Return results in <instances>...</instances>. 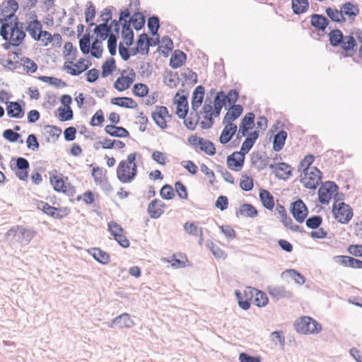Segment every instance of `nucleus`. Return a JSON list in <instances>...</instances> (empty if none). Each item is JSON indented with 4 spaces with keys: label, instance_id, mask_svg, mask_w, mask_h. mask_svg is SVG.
<instances>
[{
    "label": "nucleus",
    "instance_id": "nucleus-7",
    "mask_svg": "<svg viewBox=\"0 0 362 362\" xmlns=\"http://www.w3.org/2000/svg\"><path fill=\"white\" fill-rule=\"evenodd\" d=\"M333 204L332 212L334 218L341 223H347L353 216V211L351 206L344 202Z\"/></svg>",
    "mask_w": 362,
    "mask_h": 362
},
{
    "label": "nucleus",
    "instance_id": "nucleus-26",
    "mask_svg": "<svg viewBox=\"0 0 362 362\" xmlns=\"http://www.w3.org/2000/svg\"><path fill=\"white\" fill-rule=\"evenodd\" d=\"M114 324L119 325L120 328H130L134 326V322L128 313H122L113 320L110 327H112Z\"/></svg>",
    "mask_w": 362,
    "mask_h": 362
},
{
    "label": "nucleus",
    "instance_id": "nucleus-27",
    "mask_svg": "<svg viewBox=\"0 0 362 362\" xmlns=\"http://www.w3.org/2000/svg\"><path fill=\"white\" fill-rule=\"evenodd\" d=\"M259 199L264 207L268 210L273 209L274 206V197L268 190L260 189Z\"/></svg>",
    "mask_w": 362,
    "mask_h": 362
},
{
    "label": "nucleus",
    "instance_id": "nucleus-15",
    "mask_svg": "<svg viewBox=\"0 0 362 362\" xmlns=\"http://www.w3.org/2000/svg\"><path fill=\"white\" fill-rule=\"evenodd\" d=\"M268 292L272 298L276 300L292 297V293L282 286H270L268 287Z\"/></svg>",
    "mask_w": 362,
    "mask_h": 362
},
{
    "label": "nucleus",
    "instance_id": "nucleus-44",
    "mask_svg": "<svg viewBox=\"0 0 362 362\" xmlns=\"http://www.w3.org/2000/svg\"><path fill=\"white\" fill-rule=\"evenodd\" d=\"M90 54L93 57L99 59L103 54L102 40L96 38L91 45Z\"/></svg>",
    "mask_w": 362,
    "mask_h": 362
},
{
    "label": "nucleus",
    "instance_id": "nucleus-64",
    "mask_svg": "<svg viewBox=\"0 0 362 362\" xmlns=\"http://www.w3.org/2000/svg\"><path fill=\"white\" fill-rule=\"evenodd\" d=\"M226 103V94L223 91H219L217 93L214 100V106L223 107Z\"/></svg>",
    "mask_w": 362,
    "mask_h": 362
},
{
    "label": "nucleus",
    "instance_id": "nucleus-41",
    "mask_svg": "<svg viewBox=\"0 0 362 362\" xmlns=\"http://www.w3.org/2000/svg\"><path fill=\"white\" fill-rule=\"evenodd\" d=\"M199 145L200 146V149L208 155L213 156L215 154L216 148L211 141L204 140L203 139H199Z\"/></svg>",
    "mask_w": 362,
    "mask_h": 362
},
{
    "label": "nucleus",
    "instance_id": "nucleus-58",
    "mask_svg": "<svg viewBox=\"0 0 362 362\" xmlns=\"http://www.w3.org/2000/svg\"><path fill=\"white\" fill-rule=\"evenodd\" d=\"M117 37L114 34H111L107 40V48L110 54L113 56L117 52Z\"/></svg>",
    "mask_w": 362,
    "mask_h": 362
},
{
    "label": "nucleus",
    "instance_id": "nucleus-55",
    "mask_svg": "<svg viewBox=\"0 0 362 362\" xmlns=\"http://www.w3.org/2000/svg\"><path fill=\"white\" fill-rule=\"evenodd\" d=\"M148 88L144 83H136L134 86L133 93L135 95L144 97L147 95Z\"/></svg>",
    "mask_w": 362,
    "mask_h": 362
},
{
    "label": "nucleus",
    "instance_id": "nucleus-11",
    "mask_svg": "<svg viewBox=\"0 0 362 362\" xmlns=\"http://www.w3.org/2000/svg\"><path fill=\"white\" fill-rule=\"evenodd\" d=\"M126 71H123L121 76L119 77L114 83V87L119 91H123L129 88L133 83L136 74L133 69H131L128 75L125 76Z\"/></svg>",
    "mask_w": 362,
    "mask_h": 362
},
{
    "label": "nucleus",
    "instance_id": "nucleus-10",
    "mask_svg": "<svg viewBox=\"0 0 362 362\" xmlns=\"http://www.w3.org/2000/svg\"><path fill=\"white\" fill-rule=\"evenodd\" d=\"M291 212L298 223H303L308 216V209L303 202L298 199L291 204Z\"/></svg>",
    "mask_w": 362,
    "mask_h": 362
},
{
    "label": "nucleus",
    "instance_id": "nucleus-63",
    "mask_svg": "<svg viewBox=\"0 0 362 362\" xmlns=\"http://www.w3.org/2000/svg\"><path fill=\"white\" fill-rule=\"evenodd\" d=\"M3 136L10 142H16L21 137V135L12 129H8L4 132Z\"/></svg>",
    "mask_w": 362,
    "mask_h": 362
},
{
    "label": "nucleus",
    "instance_id": "nucleus-23",
    "mask_svg": "<svg viewBox=\"0 0 362 362\" xmlns=\"http://www.w3.org/2000/svg\"><path fill=\"white\" fill-rule=\"evenodd\" d=\"M9 117L21 119L24 116V111L18 102H10L6 107Z\"/></svg>",
    "mask_w": 362,
    "mask_h": 362
},
{
    "label": "nucleus",
    "instance_id": "nucleus-49",
    "mask_svg": "<svg viewBox=\"0 0 362 362\" xmlns=\"http://www.w3.org/2000/svg\"><path fill=\"white\" fill-rule=\"evenodd\" d=\"M160 27L159 18L157 16L150 17L148 20V28L153 35H158V30Z\"/></svg>",
    "mask_w": 362,
    "mask_h": 362
},
{
    "label": "nucleus",
    "instance_id": "nucleus-25",
    "mask_svg": "<svg viewBox=\"0 0 362 362\" xmlns=\"http://www.w3.org/2000/svg\"><path fill=\"white\" fill-rule=\"evenodd\" d=\"M186 58V54L182 51L177 49L170 57V66L173 69H177L183 65Z\"/></svg>",
    "mask_w": 362,
    "mask_h": 362
},
{
    "label": "nucleus",
    "instance_id": "nucleus-59",
    "mask_svg": "<svg viewBox=\"0 0 362 362\" xmlns=\"http://www.w3.org/2000/svg\"><path fill=\"white\" fill-rule=\"evenodd\" d=\"M240 187L244 191H250L253 188L252 178L248 176H243L240 182Z\"/></svg>",
    "mask_w": 362,
    "mask_h": 362
},
{
    "label": "nucleus",
    "instance_id": "nucleus-2",
    "mask_svg": "<svg viewBox=\"0 0 362 362\" xmlns=\"http://www.w3.org/2000/svg\"><path fill=\"white\" fill-rule=\"evenodd\" d=\"M136 156V153H130L127 160L119 162L116 173L117 179L122 183H130L135 179L137 173Z\"/></svg>",
    "mask_w": 362,
    "mask_h": 362
},
{
    "label": "nucleus",
    "instance_id": "nucleus-52",
    "mask_svg": "<svg viewBox=\"0 0 362 362\" xmlns=\"http://www.w3.org/2000/svg\"><path fill=\"white\" fill-rule=\"evenodd\" d=\"M105 172L106 170H104L103 168L99 167L93 168L92 176L97 185L101 182L103 180L107 179V177L105 176Z\"/></svg>",
    "mask_w": 362,
    "mask_h": 362
},
{
    "label": "nucleus",
    "instance_id": "nucleus-39",
    "mask_svg": "<svg viewBox=\"0 0 362 362\" xmlns=\"http://www.w3.org/2000/svg\"><path fill=\"white\" fill-rule=\"evenodd\" d=\"M341 11L344 15H346L350 18H354L359 12V10L354 4L347 2L341 6Z\"/></svg>",
    "mask_w": 362,
    "mask_h": 362
},
{
    "label": "nucleus",
    "instance_id": "nucleus-60",
    "mask_svg": "<svg viewBox=\"0 0 362 362\" xmlns=\"http://www.w3.org/2000/svg\"><path fill=\"white\" fill-rule=\"evenodd\" d=\"M59 112V119L61 121H69L73 118V112L71 107L64 109L59 107L58 108Z\"/></svg>",
    "mask_w": 362,
    "mask_h": 362
},
{
    "label": "nucleus",
    "instance_id": "nucleus-4",
    "mask_svg": "<svg viewBox=\"0 0 362 362\" xmlns=\"http://www.w3.org/2000/svg\"><path fill=\"white\" fill-rule=\"evenodd\" d=\"M322 173L316 168L304 170L300 175L301 183L308 189H315L321 182Z\"/></svg>",
    "mask_w": 362,
    "mask_h": 362
},
{
    "label": "nucleus",
    "instance_id": "nucleus-3",
    "mask_svg": "<svg viewBox=\"0 0 362 362\" xmlns=\"http://www.w3.org/2000/svg\"><path fill=\"white\" fill-rule=\"evenodd\" d=\"M35 235V232L31 229L15 226L6 233L5 238L10 243H18L22 245H26L30 243Z\"/></svg>",
    "mask_w": 362,
    "mask_h": 362
},
{
    "label": "nucleus",
    "instance_id": "nucleus-42",
    "mask_svg": "<svg viewBox=\"0 0 362 362\" xmlns=\"http://www.w3.org/2000/svg\"><path fill=\"white\" fill-rule=\"evenodd\" d=\"M199 119L197 111L191 112L189 116L187 117L184 123L186 127L189 129L193 130L195 129Z\"/></svg>",
    "mask_w": 362,
    "mask_h": 362
},
{
    "label": "nucleus",
    "instance_id": "nucleus-47",
    "mask_svg": "<svg viewBox=\"0 0 362 362\" xmlns=\"http://www.w3.org/2000/svg\"><path fill=\"white\" fill-rule=\"evenodd\" d=\"M255 303L258 307H264L268 303V298L265 293L255 290Z\"/></svg>",
    "mask_w": 362,
    "mask_h": 362
},
{
    "label": "nucleus",
    "instance_id": "nucleus-57",
    "mask_svg": "<svg viewBox=\"0 0 362 362\" xmlns=\"http://www.w3.org/2000/svg\"><path fill=\"white\" fill-rule=\"evenodd\" d=\"M286 273L289 275V276L293 279L296 283L302 285L305 283V278L297 271L295 269H288L284 272Z\"/></svg>",
    "mask_w": 362,
    "mask_h": 362
},
{
    "label": "nucleus",
    "instance_id": "nucleus-24",
    "mask_svg": "<svg viewBox=\"0 0 362 362\" xmlns=\"http://www.w3.org/2000/svg\"><path fill=\"white\" fill-rule=\"evenodd\" d=\"M105 132L111 136L119 138H126L129 135V132L125 128L115 125H107L105 127Z\"/></svg>",
    "mask_w": 362,
    "mask_h": 362
},
{
    "label": "nucleus",
    "instance_id": "nucleus-36",
    "mask_svg": "<svg viewBox=\"0 0 362 362\" xmlns=\"http://www.w3.org/2000/svg\"><path fill=\"white\" fill-rule=\"evenodd\" d=\"M327 16L334 22L343 23L346 21V18L344 17L342 12L335 8L328 7L325 10Z\"/></svg>",
    "mask_w": 362,
    "mask_h": 362
},
{
    "label": "nucleus",
    "instance_id": "nucleus-31",
    "mask_svg": "<svg viewBox=\"0 0 362 362\" xmlns=\"http://www.w3.org/2000/svg\"><path fill=\"white\" fill-rule=\"evenodd\" d=\"M287 138V133L284 130L279 132L274 137L273 149L275 151H280L285 144Z\"/></svg>",
    "mask_w": 362,
    "mask_h": 362
},
{
    "label": "nucleus",
    "instance_id": "nucleus-40",
    "mask_svg": "<svg viewBox=\"0 0 362 362\" xmlns=\"http://www.w3.org/2000/svg\"><path fill=\"white\" fill-rule=\"evenodd\" d=\"M238 213L245 217H255L257 215V209L250 204H243L240 206Z\"/></svg>",
    "mask_w": 362,
    "mask_h": 362
},
{
    "label": "nucleus",
    "instance_id": "nucleus-53",
    "mask_svg": "<svg viewBox=\"0 0 362 362\" xmlns=\"http://www.w3.org/2000/svg\"><path fill=\"white\" fill-rule=\"evenodd\" d=\"M322 218L320 216H313L306 220V226L311 229L317 228L322 223Z\"/></svg>",
    "mask_w": 362,
    "mask_h": 362
},
{
    "label": "nucleus",
    "instance_id": "nucleus-46",
    "mask_svg": "<svg viewBox=\"0 0 362 362\" xmlns=\"http://www.w3.org/2000/svg\"><path fill=\"white\" fill-rule=\"evenodd\" d=\"M115 68V62L113 58H110L102 66V76L106 77L113 71Z\"/></svg>",
    "mask_w": 362,
    "mask_h": 362
},
{
    "label": "nucleus",
    "instance_id": "nucleus-12",
    "mask_svg": "<svg viewBox=\"0 0 362 362\" xmlns=\"http://www.w3.org/2000/svg\"><path fill=\"white\" fill-rule=\"evenodd\" d=\"M269 168L273 170L276 177L284 180L288 179L293 172L292 167L286 163L270 164Z\"/></svg>",
    "mask_w": 362,
    "mask_h": 362
},
{
    "label": "nucleus",
    "instance_id": "nucleus-1",
    "mask_svg": "<svg viewBox=\"0 0 362 362\" xmlns=\"http://www.w3.org/2000/svg\"><path fill=\"white\" fill-rule=\"evenodd\" d=\"M0 35L4 40H11L15 46L21 45L26 36L23 23L18 21L2 23L0 27Z\"/></svg>",
    "mask_w": 362,
    "mask_h": 362
},
{
    "label": "nucleus",
    "instance_id": "nucleus-61",
    "mask_svg": "<svg viewBox=\"0 0 362 362\" xmlns=\"http://www.w3.org/2000/svg\"><path fill=\"white\" fill-rule=\"evenodd\" d=\"M27 147L33 151L39 149V143L37 137L34 134H30L26 140Z\"/></svg>",
    "mask_w": 362,
    "mask_h": 362
},
{
    "label": "nucleus",
    "instance_id": "nucleus-8",
    "mask_svg": "<svg viewBox=\"0 0 362 362\" xmlns=\"http://www.w3.org/2000/svg\"><path fill=\"white\" fill-rule=\"evenodd\" d=\"M338 186L334 182H326L318 190L319 202L321 204H328L333 196L337 195Z\"/></svg>",
    "mask_w": 362,
    "mask_h": 362
},
{
    "label": "nucleus",
    "instance_id": "nucleus-19",
    "mask_svg": "<svg viewBox=\"0 0 362 362\" xmlns=\"http://www.w3.org/2000/svg\"><path fill=\"white\" fill-rule=\"evenodd\" d=\"M29 166L30 164L27 159L22 157H19L16 159L18 172L16 173V175L21 180H25L28 177V169Z\"/></svg>",
    "mask_w": 362,
    "mask_h": 362
},
{
    "label": "nucleus",
    "instance_id": "nucleus-30",
    "mask_svg": "<svg viewBox=\"0 0 362 362\" xmlns=\"http://www.w3.org/2000/svg\"><path fill=\"white\" fill-rule=\"evenodd\" d=\"M111 103L122 107L134 108L136 107V102L131 98L128 97H118L111 99Z\"/></svg>",
    "mask_w": 362,
    "mask_h": 362
},
{
    "label": "nucleus",
    "instance_id": "nucleus-6",
    "mask_svg": "<svg viewBox=\"0 0 362 362\" xmlns=\"http://www.w3.org/2000/svg\"><path fill=\"white\" fill-rule=\"evenodd\" d=\"M18 8V4L15 0H8L0 8V23H4L18 21L16 12Z\"/></svg>",
    "mask_w": 362,
    "mask_h": 362
},
{
    "label": "nucleus",
    "instance_id": "nucleus-43",
    "mask_svg": "<svg viewBox=\"0 0 362 362\" xmlns=\"http://www.w3.org/2000/svg\"><path fill=\"white\" fill-rule=\"evenodd\" d=\"M340 45L343 50L349 52L354 50L356 46V42L352 35H347L344 37L343 42Z\"/></svg>",
    "mask_w": 362,
    "mask_h": 362
},
{
    "label": "nucleus",
    "instance_id": "nucleus-33",
    "mask_svg": "<svg viewBox=\"0 0 362 362\" xmlns=\"http://www.w3.org/2000/svg\"><path fill=\"white\" fill-rule=\"evenodd\" d=\"M26 30L29 33V34L36 40H40V36H39V33L37 34V32L40 33L42 31V25L40 21L37 20H35L30 21L28 26L25 28Z\"/></svg>",
    "mask_w": 362,
    "mask_h": 362
},
{
    "label": "nucleus",
    "instance_id": "nucleus-28",
    "mask_svg": "<svg viewBox=\"0 0 362 362\" xmlns=\"http://www.w3.org/2000/svg\"><path fill=\"white\" fill-rule=\"evenodd\" d=\"M88 253L98 262L103 264H107L110 262L109 255L100 248H91Z\"/></svg>",
    "mask_w": 362,
    "mask_h": 362
},
{
    "label": "nucleus",
    "instance_id": "nucleus-17",
    "mask_svg": "<svg viewBox=\"0 0 362 362\" xmlns=\"http://www.w3.org/2000/svg\"><path fill=\"white\" fill-rule=\"evenodd\" d=\"M245 156L240 152H234L227 158V164L231 170H237L243 166Z\"/></svg>",
    "mask_w": 362,
    "mask_h": 362
},
{
    "label": "nucleus",
    "instance_id": "nucleus-34",
    "mask_svg": "<svg viewBox=\"0 0 362 362\" xmlns=\"http://www.w3.org/2000/svg\"><path fill=\"white\" fill-rule=\"evenodd\" d=\"M112 30V26H109L106 23H103L98 25H95L94 28V33L97 34L98 37H100L102 40H105L107 37L112 34L110 33Z\"/></svg>",
    "mask_w": 362,
    "mask_h": 362
},
{
    "label": "nucleus",
    "instance_id": "nucleus-38",
    "mask_svg": "<svg viewBox=\"0 0 362 362\" xmlns=\"http://www.w3.org/2000/svg\"><path fill=\"white\" fill-rule=\"evenodd\" d=\"M50 182L53 186L54 190L57 192H65L66 187L64 185V182L62 178L61 175H57L54 174H50L49 177Z\"/></svg>",
    "mask_w": 362,
    "mask_h": 362
},
{
    "label": "nucleus",
    "instance_id": "nucleus-14",
    "mask_svg": "<svg viewBox=\"0 0 362 362\" xmlns=\"http://www.w3.org/2000/svg\"><path fill=\"white\" fill-rule=\"evenodd\" d=\"M164 203L159 199H154L151 201L148 206V213L151 218H159L164 212Z\"/></svg>",
    "mask_w": 362,
    "mask_h": 362
},
{
    "label": "nucleus",
    "instance_id": "nucleus-45",
    "mask_svg": "<svg viewBox=\"0 0 362 362\" xmlns=\"http://www.w3.org/2000/svg\"><path fill=\"white\" fill-rule=\"evenodd\" d=\"M271 340L274 345H279L283 348L285 345V337L281 331H275L270 334Z\"/></svg>",
    "mask_w": 362,
    "mask_h": 362
},
{
    "label": "nucleus",
    "instance_id": "nucleus-9",
    "mask_svg": "<svg viewBox=\"0 0 362 362\" xmlns=\"http://www.w3.org/2000/svg\"><path fill=\"white\" fill-rule=\"evenodd\" d=\"M107 226L110 234L122 247H128L129 246V241L124 235L123 229L121 226L115 221H110L108 223Z\"/></svg>",
    "mask_w": 362,
    "mask_h": 362
},
{
    "label": "nucleus",
    "instance_id": "nucleus-51",
    "mask_svg": "<svg viewBox=\"0 0 362 362\" xmlns=\"http://www.w3.org/2000/svg\"><path fill=\"white\" fill-rule=\"evenodd\" d=\"M21 62L24 66V69L26 70L28 73H35L37 69V64L30 58L23 57Z\"/></svg>",
    "mask_w": 362,
    "mask_h": 362
},
{
    "label": "nucleus",
    "instance_id": "nucleus-56",
    "mask_svg": "<svg viewBox=\"0 0 362 362\" xmlns=\"http://www.w3.org/2000/svg\"><path fill=\"white\" fill-rule=\"evenodd\" d=\"M160 197L165 199H172L174 196V191L170 185H165L160 189Z\"/></svg>",
    "mask_w": 362,
    "mask_h": 362
},
{
    "label": "nucleus",
    "instance_id": "nucleus-18",
    "mask_svg": "<svg viewBox=\"0 0 362 362\" xmlns=\"http://www.w3.org/2000/svg\"><path fill=\"white\" fill-rule=\"evenodd\" d=\"M243 111L240 105H233L225 115L223 124H233V122L238 119Z\"/></svg>",
    "mask_w": 362,
    "mask_h": 362
},
{
    "label": "nucleus",
    "instance_id": "nucleus-62",
    "mask_svg": "<svg viewBox=\"0 0 362 362\" xmlns=\"http://www.w3.org/2000/svg\"><path fill=\"white\" fill-rule=\"evenodd\" d=\"M208 247H209L210 250L213 253V255L216 258H225L226 257V255L225 252L220 249L218 246H216L214 243L210 242L207 244Z\"/></svg>",
    "mask_w": 362,
    "mask_h": 362
},
{
    "label": "nucleus",
    "instance_id": "nucleus-48",
    "mask_svg": "<svg viewBox=\"0 0 362 362\" xmlns=\"http://www.w3.org/2000/svg\"><path fill=\"white\" fill-rule=\"evenodd\" d=\"M133 27L135 30H139L143 28L145 23V18L142 13H136L131 18Z\"/></svg>",
    "mask_w": 362,
    "mask_h": 362
},
{
    "label": "nucleus",
    "instance_id": "nucleus-13",
    "mask_svg": "<svg viewBox=\"0 0 362 362\" xmlns=\"http://www.w3.org/2000/svg\"><path fill=\"white\" fill-rule=\"evenodd\" d=\"M151 115L154 122L159 127H160L162 129H164L167 127L165 117L167 116L169 117V115L166 107H156V110L153 111Z\"/></svg>",
    "mask_w": 362,
    "mask_h": 362
},
{
    "label": "nucleus",
    "instance_id": "nucleus-37",
    "mask_svg": "<svg viewBox=\"0 0 362 362\" xmlns=\"http://www.w3.org/2000/svg\"><path fill=\"white\" fill-rule=\"evenodd\" d=\"M344 35L339 29H334L329 33V42L333 47L340 45L344 40Z\"/></svg>",
    "mask_w": 362,
    "mask_h": 362
},
{
    "label": "nucleus",
    "instance_id": "nucleus-20",
    "mask_svg": "<svg viewBox=\"0 0 362 362\" xmlns=\"http://www.w3.org/2000/svg\"><path fill=\"white\" fill-rule=\"evenodd\" d=\"M206 101L207 100L205 101L202 108L204 113L206 114L204 116L206 121H202L200 123L202 129H209L214 124V119L212 118L213 106L211 105V101H209V103H206Z\"/></svg>",
    "mask_w": 362,
    "mask_h": 362
},
{
    "label": "nucleus",
    "instance_id": "nucleus-50",
    "mask_svg": "<svg viewBox=\"0 0 362 362\" xmlns=\"http://www.w3.org/2000/svg\"><path fill=\"white\" fill-rule=\"evenodd\" d=\"M90 37L88 33H86L79 40V46L81 51L83 54H87L90 52Z\"/></svg>",
    "mask_w": 362,
    "mask_h": 362
},
{
    "label": "nucleus",
    "instance_id": "nucleus-22",
    "mask_svg": "<svg viewBox=\"0 0 362 362\" xmlns=\"http://www.w3.org/2000/svg\"><path fill=\"white\" fill-rule=\"evenodd\" d=\"M184 230L189 235L199 236L200 245L204 241L202 228L197 223L187 221L184 225Z\"/></svg>",
    "mask_w": 362,
    "mask_h": 362
},
{
    "label": "nucleus",
    "instance_id": "nucleus-21",
    "mask_svg": "<svg viewBox=\"0 0 362 362\" xmlns=\"http://www.w3.org/2000/svg\"><path fill=\"white\" fill-rule=\"evenodd\" d=\"M204 95V88L202 86H197L193 91L192 109L193 111H197L202 105Z\"/></svg>",
    "mask_w": 362,
    "mask_h": 362
},
{
    "label": "nucleus",
    "instance_id": "nucleus-35",
    "mask_svg": "<svg viewBox=\"0 0 362 362\" xmlns=\"http://www.w3.org/2000/svg\"><path fill=\"white\" fill-rule=\"evenodd\" d=\"M309 6L308 0H292L291 7L295 14H301L307 11Z\"/></svg>",
    "mask_w": 362,
    "mask_h": 362
},
{
    "label": "nucleus",
    "instance_id": "nucleus-16",
    "mask_svg": "<svg viewBox=\"0 0 362 362\" xmlns=\"http://www.w3.org/2000/svg\"><path fill=\"white\" fill-rule=\"evenodd\" d=\"M224 128L219 137V141L222 144H226L230 141L233 135L237 132V126L235 124L226 123Z\"/></svg>",
    "mask_w": 362,
    "mask_h": 362
},
{
    "label": "nucleus",
    "instance_id": "nucleus-32",
    "mask_svg": "<svg viewBox=\"0 0 362 362\" xmlns=\"http://www.w3.org/2000/svg\"><path fill=\"white\" fill-rule=\"evenodd\" d=\"M136 47L140 49V54L146 55L149 52V37L146 33L139 35L136 42Z\"/></svg>",
    "mask_w": 362,
    "mask_h": 362
},
{
    "label": "nucleus",
    "instance_id": "nucleus-29",
    "mask_svg": "<svg viewBox=\"0 0 362 362\" xmlns=\"http://www.w3.org/2000/svg\"><path fill=\"white\" fill-rule=\"evenodd\" d=\"M310 23L318 30L324 31L329 24V21L322 15L313 14L311 16Z\"/></svg>",
    "mask_w": 362,
    "mask_h": 362
},
{
    "label": "nucleus",
    "instance_id": "nucleus-5",
    "mask_svg": "<svg viewBox=\"0 0 362 362\" xmlns=\"http://www.w3.org/2000/svg\"><path fill=\"white\" fill-rule=\"evenodd\" d=\"M295 328L298 332L302 334L319 332L322 329L320 324L307 316L298 320L295 323Z\"/></svg>",
    "mask_w": 362,
    "mask_h": 362
},
{
    "label": "nucleus",
    "instance_id": "nucleus-54",
    "mask_svg": "<svg viewBox=\"0 0 362 362\" xmlns=\"http://www.w3.org/2000/svg\"><path fill=\"white\" fill-rule=\"evenodd\" d=\"M314 161V156L311 154L307 155L304 157V158L300 161L299 164L298 170H302L304 172V170L312 168V163Z\"/></svg>",
    "mask_w": 362,
    "mask_h": 362
}]
</instances>
